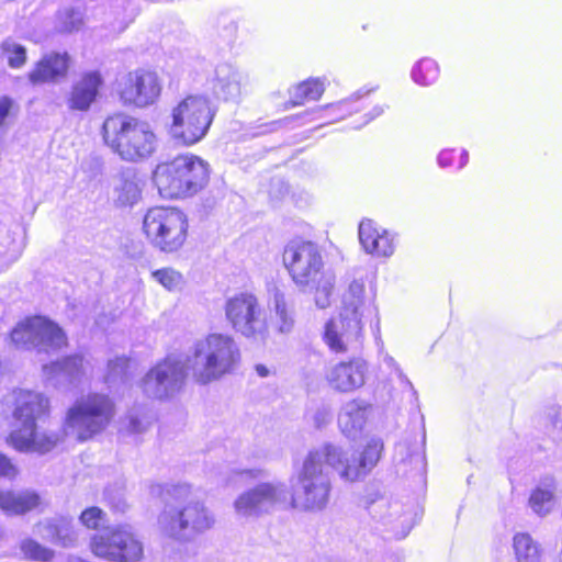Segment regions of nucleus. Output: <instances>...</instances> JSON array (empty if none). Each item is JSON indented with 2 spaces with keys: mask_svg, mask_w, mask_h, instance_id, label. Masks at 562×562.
Here are the masks:
<instances>
[{
  "mask_svg": "<svg viewBox=\"0 0 562 562\" xmlns=\"http://www.w3.org/2000/svg\"><path fill=\"white\" fill-rule=\"evenodd\" d=\"M192 357L193 380L207 384L233 370L239 359V350L231 336L210 334L194 345Z\"/></svg>",
  "mask_w": 562,
  "mask_h": 562,
  "instance_id": "0eeeda50",
  "label": "nucleus"
},
{
  "mask_svg": "<svg viewBox=\"0 0 562 562\" xmlns=\"http://www.w3.org/2000/svg\"><path fill=\"white\" fill-rule=\"evenodd\" d=\"M151 278L168 291H175L178 289L183 280L182 274L171 267H164L154 270L151 272Z\"/></svg>",
  "mask_w": 562,
  "mask_h": 562,
  "instance_id": "7c9ffc66",
  "label": "nucleus"
},
{
  "mask_svg": "<svg viewBox=\"0 0 562 562\" xmlns=\"http://www.w3.org/2000/svg\"><path fill=\"white\" fill-rule=\"evenodd\" d=\"M18 110L15 101L8 95L0 97V133L5 126V120Z\"/></svg>",
  "mask_w": 562,
  "mask_h": 562,
  "instance_id": "f704fd0d",
  "label": "nucleus"
},
{
  "mask_svg": "<svg viewBox=\"0 0 562 562\" xmlns=\"http://www.w3.org/2000/svg\"><path fill=\"white\" fill-rule=\"evenodd\" d=\"M117 199L124 204H133L140 195V189L135 179L124 178L116 188Z\"/></svg>",
  "mask_w": 562,
  "mask_h": 562,
  "instance_id": "2f4dec72",
  "label": "nucleus"
},
{
  "mask_svg": "<svg viewBox=\"0 0 562 562\" xmlns=\"http://www.w3.org/2000/svg\"><path fill=\"white\" fill-rule=\"evenodd\" d=\"M368 374V362L352 357L333 364L325 373V381L335 392L350 393L364 385Z\"/></svg>",
  "mask_w": 562,
  "mask_h": 562,
  "instance_id": "4468645a",
  "label": "nucleus"
},
{
  "mask_svg": "<svg viewBox=\"0 0 562 562\" xmlns=\"http://www.w3.org/2000/svg\"><path fill=\"white\" fill-rule=\"evenodd\" d=\"M261 314L258 299L249 292L237 293L225 304V315L232 327L248 338L263 337L268 333V324Z\"/></svg>",
  "mask_w": 562,
  "mask_h": 562,
  "instance_id": "9b49d317",
  "label": "nucleus"
},
{
  "mask_svg": "<svg viewBox=\"0 0 562 562\" xmlns=\"http://www.w3.org/2000/svg\"><path fill=\"white\" fill-rule=\"evenodd\" d=\"M454 154V150H443L439 155V161L441 165H448L449 161L452 159V155Z\"/></svg>",
  "mask_w": 562,
  "mask_h": 562,
  "instance_id": "58836bf2",
  "label": "nucleus"
},
{
  "mask_svg": "<svg viewBox=\"0 0 562 562\" xmlns=\"http://www.w3.org/2000/svg\"><path fill=\"white\" fill-rule=\"evenodd\" d=\"M336 120L350 119L356 127L368 124L383 113V108L376 105L369 97H356L338 102L331 106Z\"/></svg>",
  "mask_w": 562,
  "mask_h": 562,
  "instance_id": "a211bd4d",
  "label": "nucleus"
},
{
  "mask_svg": "<svg viewBox=\"0 0 562 562\" xmlns=\"http://www.w3.org/2000/svg\"><path fill=\"white\" fill-rule=\"evenodd\" d=\"M122 362H123L124 364H127L128 360H127V359H124V360H122Z\"/></svg>",
  "mask_w": 562,
  "mask_h": 562,
  "instance_id": "a19ab883",
  "label": "nucleus"
},
{
  "mask_svg": "<svg viewBox=\"0 0 562 562\" xmlns=\"http://www.w3.org/2000/svg\"><path fill=\"white\" fill-rule=\"evenodd\" d=\"M43 497L35 490H0V510L9 516H25L43 507Z\"/></svg>",
  "mask_w": 562,
  "mask_h": 562,
  "instance_id": "412c9836",
  "label": "nucleus"
},
{
  "mask_svg": "<svg viewBox=\"0 0 562 562\" xmlns=\"http://www.w3.org/2000/svg\"><path fill=\"white\" fill-rule=\"evenodd\" d=\"M46 528L49 530V532L53 535V536H56L58 539L60 538L59 537V533L63 529V526L60 524H57V522H48Z\"/></svg>",
  "mask_w": 562,
  "mask_h": 562,
  "instance_id": "4c0bfd02",
  "label": "nucleus"
},
{
  "mask_svg": "<svg viewBox=\"0 0 562 562\" xmlns=\"http://www.w3.org/2000/svg\"><path fill=\"white\" fill-rule=\"evenodd\" d=\"M142 231L148 243L162 254L182 251L191 237L189 216L182 209L170 205L149 207L143 217Z\"/></svg>",
  "mask_w": 562,
  "mask_h": 562,
  "instance_id": "423d86ee",
  "label": "nucleus"
},
{
  "mask_svg": "<svg viewBox=\"0 0 562 562\" xmlns=\"http://www.w3.org/2000/svg\"><path fill=\"white\" fill-rule=\"evenodd\" d=\"M82 363H83V357L80 355H69L65 358H63L58 366L63 370L74 371V372H81L82 371Z\"/></svg>",
  "mask_w": 562,
  "mask_h": 562,
  "instance_id": "c9c22d12",
  "label": "nucleus"
},
{
  "mask_svg": "<svg viewBox=\"0 0 562 562\" xmlns=\"http://www.w3.org/2000/svg\"><path fill=\"white\" fill-rule=\"evenodd\" d=\"M104 88V78L99 70L81 72L70 86L66 95V105L69 112L86 113L101 97Z\"/></svg>",
  "mask_w": 562,
  "mask_h": 562,
  "instance_id": "2eb2a0df",
  "label": "nucleus"
},
{
  "mask_svg": "<svg viewBox=\"0 0 562 562\" xmlns=\"http://www.w3.org/2000/svg\"><path fill=\"white\" fill-rule=\"evenodd\" d=\"M358 235L363 250L373 257L387 258L395 251L396 243L393 234L373 220H362Z\"/></svg>",
  "mask_w": 562,
  "mask_h": 562,
  "instance_id": "f3484780",
  "label": "nucleus"
},
{
  "mask_svg": "<svg viewBox=\"0 0 562 562\" xmlns=\"http://www.w3.org/2000/svg\"><path fill=\"white\" fill-rule=\"evenodd\" d=\"M20 550L26 560L36 562H49L54 558V551L42 546L33 539H25L20 544Z\"/></svg>",
  "mask_w": 562,
  "mask_h": 562,
  "instance_id": "bb28decb",
  "label": "nucleus"
},
{
  "mask_svg": "<svg viewBox=\"0 0 562 562\" xmlns=\"http://www.w3.org/2000/svg\"><path fill=\"white\" fill-rule=\"evenodd\" d=\"M255 369H256V372H257L260 376H262V378H266V376H268V375H269V370H268V368H267L266 366H263V364H257Z\"/></svg>",
  "mask_w": 562,
  "mask_h": 562,
  "instance_id": "ea45409f",
  "label": "nucleus"
},
{
  "mask_svg": "<svg viewBox=\"0 0 562 562\" xmlns=\"http://www.w3.org/2000/svg\"><path fill=\"white\" fill-rule=\"evenodd\" d=\"M553 501V492L549 488L536 487L529 497V506L538 515H546L550 512Z\"/></svg>",
  "mask_w": 562,
  "mask_h": 562,
  "instance_id": "c756f323",
  "label": "nucleus"
},
{
  "mask_svg": "<svg viewBox=\"0 0 562 562\" xmlns=\"http://www.w3.org/2000/svg\"><path fill=\"white\" fill-rule=\"evenodd\" d=\"M215 524L214 517L201 503H190L170 516L169 526L172 531L190 530L192 533H202Z\"/></svg>",
  "mask_w": 562,
  "mask_h": 562,
  "instance_id": "6ab92c4d",
  "label": "nucleus"
},
{
  "mask_svg": "<svg viewBox=\"0 0 562 562\" xmlns=\"http://www.w3.org/2000/svg\"><path fill=\"white\" fill-rule=\"evenodd\" d=\"M187 379L184 363L167 356L148 370L142 380L143 391L148 395L165 397L169 389L181 387Z\"/></svg>",
  "mask_w": 562,
  "mask_h": 562,
  "instance_id": "ddd939ff",
  "label": "nucleus"
},
{
  "mask_svg": "<svg viewBox=\"0 0 562 562\" xmlns=\"http://www.w3.org/2000/svg\"><path fill=\"white\" fill-rule=\"evenodd\" d=\"M325 92V80L321 78H307L289 89V100L283 103L288 110L302 106L307 102L318 101Z\"/></svg>",
  "mask_w": 562,
  "mask_h": 562,
  "instance_id": "4be33fe9",
  "label": "nucleus"
},
{
  "mask_svg": "<svg viewBox=\"0 0 562 562\" xmlns=\"http://www.w3.org/2000/svg\"><path fill=\"white\" fill-rule=\"evenodd\" d=\"M274 310L277 330L279 333H289L294 326V318L282 294L274 295Z\"/></svg>",
  "mask_w": 562,
  "mask_h": 562,
  "instance_id": "cd10ccee",
  "label": "nucleus"
},
{
  "mask_svg": "<svg viewBox=\"0 0 562 562\" xmlns=\"http://www.w3.org/2000/svg\"><path fill=\"white\" fill-rule=\"evenodd\" d=\"M215 113L216 109L206 97H184L171 110L172 137L186 146L196 144L207 134Z\"/></svg>",
  "mask_w": 562,
  "mask_h": 562,
  "instance_id": "6e6552de",
  "label": "nucleus"
},
{
  "mask_svg": "<svg viewBox=\"0 0 562 562\" xmlns=\"http://www.w3.org/2000/svg\"><path fill=\"white\" fill-rule=\"evenodd\" d=\"M413 79L420 86H430L435 83L440 75V68L436 60L431 58L420 59L413 69Z\"/></svg>",
  "mask_w": 562,
  "mask_h": 562,
  "instance_id": "a878e982",
  "label": "nucleus"
},
{
  "mask_svg": "<svg viewBox=\"0 0 562 562\" xmlns=\"http://www.w3.org/2000/svg\"><path fill=\"white\" fill-rule=\"evenodd\" d=\"M126 430L131 434H137L145 430L146 426L137 415H128L126 417Z\"/></svg>",
  "mask_w": 562,
  "mask_h": 562,
  "instance_id": "e433bc0d",
  "label": "nucleus"
},
{
  "mask_svg": "<svg viewBox=\"0 0 562 562\" xmlns=\"http://www.w3.org/2000/svg\"><path fill=\"white\" fill-rule=\"evenodd\" d=\"M117 94L125 106L146 108L159 99L161 83L155 71L139 68L126 74Z\"/></svg>",
  "mask_w": 562,
  "mask_h": 562,
  "instance_id": "f8f14e48",
  "label": "nucleus"
},
{
  "mask_svg": "<svg viewBox=\"0 0 562 562\" xmlns=\"http://www.w3.org/2000/svg\"><path fill=\"white\" fill-rule=\"evenodd\" d=\"M19 473V468L13 463L11 458L0 452V477L12 481L18 477Z\"/></svg>",
  "mask_w": 562,
  "mask_h": 562,
  "instance_id": "72a5a7b5",
  "label": "nucleus"
},
{
  "mask_svg": "<svg viewBox=\"0 0 562 562\" xmlns=\"http://www.w3.org/2000/svg\"><path fill=\"white\" fill-rule=\"evenodd\" d=\"M513 549L517 562H541V548L528 532H517L514 535Z\"/></svg>",
  "mask_w": 562,
  "mask_h": 562,
  "instance_id": "393cba45",
  "label": "nucleus"
},
{
  "mask_svg": "<svg viewBox=\"0 0 562 562\" xmlns=\"http://www.w3.org/2000/svg\"><path fill=\"white\" fill-rule=\"evenodd\" d=\"M89 549L94 557L109 562H139L144 558V543L127 525H117L92 536Z\"/></svg>",
  "mask_w": 562,
  "mask_h": 562,
  "instance_id": "1a4fd4ad",
  "label": "nucleus"
},
{
  "mask_svg": "<svg viewBox=\"0 0 562 562\" xmlns=\"http://www.w3.org/2000/svg\"><path fill=\"white\" fill-rule=\"evenodd\" d=\"M282 258L292 280L299 285L313 283L324 268L321 247L312 240H291L284 247Z\"/></svg>",
  "mask_w": 562,
  "mask_h": 562,
  "instance_id": "9d476101",
  "label": "nucleus"
},
{
  "mask_svg": "<svg viewBox=\"0 0 562 562\" xmlns=\"http://www.w3.org/2000/svg\"><path fill=\"white\" fill-rule=\"evenodd\" d=\"M79 521L87 530L98 531L106 522V513L98 506H89L80 513Z\"/></svg>",
  "mask_w": 562,
  "mask_h": 562,
  "instance_id": "c85d7f7f",
  "label": "nucleus"
},
{
  "mask_svg": "<svg viewBox=\"0 0 562 562\" xmlns=\"http://www.w3.org/2000/svg\"><path fill=\"white\" fill-rule=\"evenodd\" d=\"M41 316H27L10 331V340L18 348L35 347L38 349Z\"/></svg>",
  "mask_w": 562,
  "mask_h": 562,
  "instance_id": "b1692460",
  "label": "nucleus"
},
{
  "mask_svg": "<svg viewBox=\"0 0 562 562\" xmlns=\"http://www.w3.org/2000/svg\"><path fill=\"white\" fill-rule=\"evenodd\" d=\"M211 179V166L202 157L183 153L160 161L153 171V182L165 200H184L203 191Z\"/></svg>",
  "mask_w": 562,
  "mask_h": 562,
  "instance_id": "7ed1b4c3",
  "label": "nucleus"
},
{
  "mask_svg": "<svg viewBox=\"0 0 562 562\" xmlns=\"http://www.w3.org/2000/svg\"><path fill=\"white\" fill-rule=\"evenodd\" d=\"M383 449V441L372 438L359 456L351 460L346 459L342 450L333 443H324L310 450L294 474L296 488L284 508L307 512L324 509L329 503L333 490L326 469L339 467L338 473L344 481H362L378 464Z\"/></svg>",
  "mask_w": 562,
  "mask_h": 562,
  "instance_id": "f03ea898",
  "label": "nucleus"
},
{
  "mask_svg": "<svg viewBox=\"0 0 562 562\" xmlns=\"http://www.w3.org/2000/svg\"><path fill=\"white\" fill-rule=\"evenodd\" d=\"M101 134L105 146L124 161L144 160L156 150L157 136L149 124L123 112L108 115Z\"/></svg>",
  "mask_w": 562,
  "mask_h": 562,
  "instance_id": "20e7f679",
  "label": "nucleus"
},
{
  "mask_svg": "<svg viewBox=\"0 0 562 562\" xmlns=\"http://www.w3.org/2000/svg\"><path fill=\"white\" fill-rule=\"evenodd\" d=\"M364 292L362 283H350L342 296L339 313L324 324L322 340L330 353L346 355L360 345L362 318L370 307L364 299Z\"/></svg>",
  "mask_w": 562,
  "mask_h": 562,
  "instance_id": "39448f33",
  "label": "nucleus"
},
{
  "mask_svg": "<svg viewBox=\"0 0 562 562\" xmlns=\"http://www.w3.org/2000/svg\"><path fill=\"white\" fill-rule=\"evenodd\" d=\"M68 338L63 328L45 316H41L38 351L52 352L65 349Z\"/></svg>",
  "mask_w": 562,
  "mask_h": 562,
  "instance_id": "5701e85b",
  "label": "nucleus"
},
{
  "mask_svg": "<svg viewBox=\"0 0 562 562\" xmlns=\"http://www.w3.org/2000/svg\"><path fill=\"white\" fill-rule=\"evenodd\" d=\"M280 501V490L272 483H261L241 493L234 507L241 515L259 514L265 505H274Z\"/></svg>",
  "mask_w": 562,
  "mask_h": 562,
  "instance_id": "aec40b11",
  "label": "nucleus"
},
{
  "mask_svg": "<svg viewBox=\"0 0 562 562\" xmlns=\"http://www.w3.org/2000/svg\"><path fill=\"white\" fill-rule=\"evenodd\" d=\"M72 68L71 56L67 52H49L36 60L26 79L32 87L58 83L65 80Z\"/></svg>",
  "mask_w": 562,
  "mask_h": 562,
  "instance_id": "dca6fc26",
  "label": "nucleus"
},
{
  "mask_svg": "<svg viewBox=\"0 0 562 562\" xmlns=\"http://www.w3.org/2000/svg\"><path fill=\"white\" fill-rule=\"evenodd\" d=\"M2 50L7 55L8 65L11 68H21L26 63V49L14 43H3Z\"/></svg>",
  "mask_w": 562,
  "mask_h": 562,
  "instance_id": "473e14b6",
  "label": "nucleus"
},
{
  "mask_svg": "<svg viewBox=\"0 0 562 562\" xmlns=\"http://www.w3.org/2000/svg\"><path fill=\"white\" fill-rule=\"evenodd\" d=\"M50 398L44 393L20 390L14 393L12 417L18 424L5 442L18 452H50L69 435L78 442L92 440L103 432L115 415V403L105 393L90 392L66 411L60 434L41 431L36 422L50 415Z\"/></svg>",
  "mask_w": 562,
  "mask_h": 562,
  "instance_id": "f257e3e1",
  "label": "nucleus"
}]
</instances>
